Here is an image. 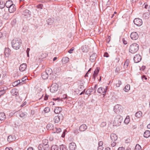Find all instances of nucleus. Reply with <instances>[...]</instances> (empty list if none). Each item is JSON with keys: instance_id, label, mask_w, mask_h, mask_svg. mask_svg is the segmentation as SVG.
Returning a JSON list of instances; mask_svg holds the SVG:
<instances>
[{"instance_id": "nucleus-32", "label": "nucleus", "mask_w": 150, "mask_h": 150, "mask_svg": "<svg viewBox=\"0 0 150 150\" xmlns=\"http://www.w3.org/2000/svg\"><path fill=\"white\" fill-rule=\"evenodd\" d=\"M149 14L147 13H144L142 16L143 18L145 19H147L149 18Z\"/></svg>"}, {"instance_id": "nucleus-51", "label": "nucleus", "mask_w": 150, "mask_h": 150, "mask_svg": "<svg viewBox=\"0 0 150 150\" xmlns=\"http://www.w3.org/2000/svg\"><path fill=\"white\" fill-rule=\"evenodd\" d=\"M106 125V122H103L101 123V124L100 125V126L101 127H103L105 126Z\"/></svg>"}, {"instance_id": "nucleus-11", "label": "nucleus", "mask_w": 150, "mask_h": 150, "mask_svg": "<svg viewBox=\"0 0 150 150\" xmlns=\"http://www.w3.org/2000/svg\"><path fill=\"white\" fill-rule=\"evenodd\" d=\"M8 8L9 11L11 13L14 12L16 10L15 5L13 4Z\"/></svg>"}, {"instance_id": "nucleus-57", "label": "nucleus", "mask_w": 150, "mask_h": 150, "mask_svg": "<svg viewBox=\"0 0 150 150\" xmlns=\"http://www.w3.org/2000/svg\"><path fill=\"white\" fill-rule=\"evenodd\" d=\"M104 56L105 57H109V55L107 52H106L105 53L104 55Z\"/></svg>"}, {"instance_id": "nucleus-27", "label": "nucleus", "mask_w": 150, "mask_h": 150, "mask_svg": "<svg viewBox=\"0 0 150 150\" xmlns=\"http://www.w3.org/2000/svg\"><path fill=\"white\" fill-rule=\"evenodd\" d=\"M129 62L130 61L129 59H126L124 65V67L125 69H126V68H127V67L128 66V65L129 63Z\"/></svg>"}, {"instance_id": "nucleus-2", "label": "nucleus", "mask_w": 150, "mask_h": 150, "mask_svg": "<svg viewBox=\"0 0 150 150\" xmlns=\"http://www.w3.org/2000/svg\"><path fill=\"white\" fill-rule=\"evenodd\" d=\"M139 48V46L137 44L133 43L130 45L129 51L131 53H134L138 50Z\"/></svg>"}, {"instance_id": "nucleus-49", "label": "nucleus", "mask_w": 150, "mask_h": 150, "mask_svg": "<svg viewBox=\"0 0 150 150\" xmlns=\"http://www.w3.org/2000/svg\"><path fill=\"white\" fill-rule=\"evenodd\" d=\"M43 146L42 144H40L38 146V149L39 150H42Z\"/></svg>"}, {"instance_id": "nucleus-43", "label": "nucleus", "mask_w": 150, "mask_h": 150, "mask_svg": "<svg viewBox=\"0 0 150 150\" xmlns=\"http://www.w3.org/2000/svg\"><path fill=\"white\" fill-rule=\"evenodd\" d=\"M48 140L47 139H45L43 140L42 143L44 145H48L47 143H48Z\"/></svg>"}, {"instance_id": "nucleus-34", "label": "nucleus", "mask_w": 150, "mask_h": 150, "mask_svg": "<svg viewBox=\"0 0 150 150\" xmlns=\"http://www.w3.org/2000/svg\"><path fill=\"white\" fill-rule=\"evenodd\" d=\"M16 83V85H22L23 83H25V82L22 83L21 81V80H18L14 82L13 83Z\"/></svg>"}, {"instance_id": "nucleus-61", "label": "nucleus", "mask_w": 150, "mask_h": 150, "mask_svg": "<svg viewBox=\"0 0 150 150\" xmlns=\"http://www.w3.org/2000/svg\"><path fill=\"white\" fill-rule=\"evenodd\" d=\"M74 132L75 134H78L79 133L78 129H75L74 130Z\"/></svg>"}, {"instance_id": "nucleus-28", "label": "nucleus", "mask_w": 150, "mask_h": 150, "mask_svg": "<svg viewBox=\"0 0 150 150\" xmlns=\"http://www.w3.org/2000/svg\"><path fill=\"white\" fill-rule=\"evenodd\" d=\"M69 59L68 57H63L62 59V62L63 64H65L69 61Z\"/></svg>"}, {"instance_id": "nucleus-40", "label": "nucleus", "mask_w": 150, "mask_h": 150, "mask_svg": "<svg viewBox=\"0 0 150 150\" xmlns=\"http://www.w3.org/2000/svg\"><path fill=\"white\" fill-rule=\"evenodd\" d=\"M134 150H141V147L138 144H137L135 147Z\"/></svg>"}, {"instance_id": "nucleus-58", "label": "nucleus", "mask_w": 150, "mask_h": 150, "mask_svg": "<svg viewBox=\"0 0 150 150\" xmlns=\"http://www.w3.org/2000/svg\"><path fill=\"white\" fill-rule=\"evenodd\" d=\"M120 71V68L119 67H117L116 70H115V72L118 73Z\"/></svg>"}, {"instance_id": "nucleus-33", "label": "nucleus", "mask_w": 150, "mask_h": 150, "mask_svg": "<svg viewBox=\"0 0 150 150\" xmlns=\"http://www.w3.org/2000/svg\"><path fill=\"white\" fill-rule=\"evenodd\" d=\"M59 147L56 145H53L51 147V150H58Z\"/></svg>"}, {"instance_id": "nucleus-18", "label": "nucleus", "mask_w": 150, "mask_h": 150, "mask_svg": "<svg viewBox=\"0 0 150 150\" xmlns=\"http://www.w3.org/2000/svg\"><path fill=\"white\" fill-rule=\"evenodd\" d=\"M6 118V115L4 112H1L0 113V120H4Z\"/></svg>"}, {"instance_id": "nucleus-16", "label": "nucleus", "mask_w": 150, "mask_h": 150, "mask_svg": "<svg viewBox=\"0 0 150 150\" xmlns=\"http://www.w3.org/2000/svg\"><path fill=\"white\" fill-rule=\"evenodd\" d=\"M121 107V106L118 104L116 105L114 108V110L116 112H120V107Z\"/></svg>"}, {"instance_id": "nucleus-30", "label": "nucleus", "mask_w": 150, "mask_h": 150, "mask_svg": "<svg viewBox=\"0 0 150 150\" xmlns=\"http://www.w3.org/2000/svg\"><path fill=\"white\" fill-rule=\"evenodd\" d=\"M130 89V86L129 85H127L123 89V90L126 92H128Z\"/></svg>"}, {"instance_id": "nucleus-63", "label": "nucleus", "mask_w": 150, "mask_h": 150, "mask_svg": "<svg viewBox=\"0 0 150 150\" xmlns=\"http://www.w3.org/2000/svg\"><path fill=\"white\" fill-rule=\"evenodd\" d=\"M123 42L125 45H126L127 44V42L124 39L122 40Z\"/></svg>"}, {"instance_id": "nucleus-15", "label": "nucleus", "mask_w": 150, "mask_h": 150, "mask_svg": "<svg viewBox=\"0 0 150 150\" xmlns=\"http://www.w3.org/2000/svg\"><path fill=\"white\" fill-rule=\"evenodd\" d=\"M27 67V65L26 64H23L20 65L19 69L20 71H23L25 70Z\"/></svg>"}, {"instance_id": "nucleus-22", "label": "nucleus", "mask_w": 150, "mask_h": 150, "mask_svg": "<svg viewBox=\"0 0 150 150\" xmlns=\"http://www.w3.org/2000/svg\"><path fill=\"white\" fill-rule=\"evenodd\" d=\"M46 128L48 130H52L53 131V129L54 127L53 125L52 124L50 123L47 125L46 126Z\"/></svg>"}, {"instance_id": "nucleus-36", "label": "nucleus", "mask_w": 150, "mask_h": 150, "mask_svg": "<svg viewBox=\"0 0 150 150\" xmlns=\"http://www.w3.org/2000/svg\"><path fill=\"white\" fill-rule=\"evenodd\" d=\"M5 6V4L3 1H0V8L2 9L4 8Z\"/></svg>"}, {"instance_id": "nucleus-7", "label": "nucleus", "mask_w": 150, "mask_h": 150, "mask_svg": "<svg viewBox=\"0 0 150 150\" xmlns=\"http://www.w3.org/2000/svg\"><path fill=\"white\" fill-rule=\"evenodd\" d=\"M141 59V57L139 54H136L133 58L134 62L135 63H137L140 62Z\"/></svg>"}, {"instance_id": "nucleus-21", "label": "nucleus", "mask_w": 150, "mask_h": 150, "mask_svg": "<svg viewBox=\"0 0 150 150\" xmlns=\"http://www.w3.org/2000/svg\"><path fill=\"white\" fill-rule=\"evenodd\" d=\"M11 50L8 48H6L4 51L5 56L8 57L11 52Z\"/></svg>"}, {"instance_id": "nucleus-9", "label": "nucleus", "mask_w": 150, "mask_h": 150, "mask_svg": "<svg viewBox=\"0 0 150 150\" xmlns=\"http://www.w3.org/2000/svg\"><path fill=\"white\" fill-rule=\"evenodd\" d=\"M61 116L59 115L55 116L54 118V121L55 123H58L60 121V119L61 120L63 119V116H62V115H60Z\"/></svg>"}, {"instance_id": "nucleus-20", "label": "nucleus", "mask_w": 150, "mask_h": 150, "mask_svg": "<svg viewBox=\"0 0 150 150\" xmlns=\"http://www.w3.org/2000/svg\"><path fill=\"white\" fill-rule=\"evenodd\" d=\"M45 72L48 76H50L52 73V71L51 69L48 68L46 69Z\"/></svg>"}, {"instance_id": "nucleus-1", "label": "nucleus", "mask_w": 150, "mask_h": 150, "mask_svg": "<svg viewBox=\"0 0 150 150\" xmlns=\"http://www.w3.org/2000/svg\"><path fill=\"white\" fill-rule=\"evenodd\" d=\"M12 46L13 48L15 49H19L21 45V41L18 38L13 39L11 42Z\"/></svg>"}, {"instance_id": "nucleus-10", "label": "nucleus", "mask_w": 150, "mask_h": 150, "mask_svg": "<svg viewBox=\"0 0 150 150\" xmlns=\"http://www.w3.org/2000/svg\"><path fill=\"white\" fill-rule=\"evenodd\" d=\"M97 57V55L95 53H93L90 56V60L91 62H94Z\"/></svg>"}, {"instance_id": "nucleus-64", "label": "nucleus", "mask_w": 150, "mask_h": 150, "mask_svg": "<svg viewBox=\"0 0 150 150\" xmlns=\"http://www.w3.org/2000/svg\"><path fill=\"white\" fill-rule=\"evenodd\" d=\"M5 150H13V149L12 148H8L6 147V148Z\"/></svg>"}, {"instance_id": "nucleus-45", "label": "nucleus", "mask_w": 150, "mask_h": 150, "mask_svg": "<svg viewBox=\"0 0 150 150\" xmlns=\"http://www.w3.org/2000/svg\"><path fill=\"white\" fill-rule=\"evenodd\" d=\"M44 111L45 113L48 112L50 111V108L48 107H46L45 108Z\"/></svg>"}, {"instance_id": "nucleus-55", "label": "nucleus", "mask_w": 150, "mask_h": 150, "mask_svg": "<svg viewBox=\"0 0 150 150\" xmlns=\"http://www.w3.org/2000/svg\"><path fill=\"white\" fill-rule=\"evenodd\" d=\"M74 48L72 47L70 50H69L68 52L69 53H71L72 52V51L74 50Z\"/></svg>"}, {"instance_id": "nucleus-41", "label": "nucleus", "mask_w": 150, "mask_h": 150, "mask_svg": "<svg viewBox=\"0 0 150 150\" xmlns=\"http://www.w3.org/2000/svg\"><path fill=\"white\" fill-rule=\"evenodd\" d=\"M47 23L48 25H50L53 22V21L51 18H49L47 20Z\"/></svg>"}, {"instance_id": "nucleus-60", "label": "nucleus", "mask_w": 150, "mask_h": 150, "mask_svg": "<svg viewBox=\"0 0 150 150\" xmlns=\"http://www.w3.org/2000/svg\"><path fill=\"white\" fill-rule=\"evenodd\" d=\"M53 100H54L56 101L57 100H58V101H60V99H59V98H53Z\"/></svg>"}, {"instance_id": "nucleus-24", "label": "nucleus", "mask_w": 150, "mask_h": 150, "mask_svg": "<svg viewBox=\"0 0 150 150\" xmlns=\"http://www.w3.org/2000/svg\"><path fill=\"white\" fill-rule=\"evenodd\" d=\"M150 136V131L149 130L146 131L144 134V136L145 138H148Z\"/></svg>"}, {"instance_id": "nucleus-38", "label": "nucleus", "mask_w": 150, "mask_h": 150, "mask_svg": "<svg viewBox=\"0 0 150 150\" xmlns=\"http://www.w3.org/2000/svg\"><path fill=\"white\" fill-rule=\"evenodd\" d=\"M24 13L25 14V15H27V14L30 15L31 12L28 9H26L24 11Z\"/></svg>"}, {"instance_id": "nucleus-46", "label": "nucleus", "mask_w": 150, "mask_h": 150, "mask_svg": "<svg viewBox=\"0 0 150 150\" xmlns=\"http://www.w3.org/2000/svg\"><path fill=\"white\" fill-rule=\"evenodd\" d=\"M103 144V142L102 141H100L98 142L99 147H98V149H100V147H102Z\"/></svg>"}, {"instance_id": "nucleus-52", "label": "nucleus", "mask_w": 150, "mask_h": 150, "mask_svg": "<svg viewBox=\"0 0 150 150\" xmlns=\"http://www.w3.org/2000/svg\"><path fill=\"white\" fill-rule=\"evenodd\" d=\"M84 88V87L83 85H81L79 86V91H82Z\"/></svg>"}, {"instance_id": "nucleus-14", "label": "nucleus", "mask_w": 150, "mask_h": 150, "mask_svg": "<svg viewBox=\"0 0 150 150\" xmlns=\"http://www.w3.org/2000/svg\"><path fill=\"white\" fill-rule=\"evenodd\" d=\"M111 140L113 142L115 141L117 139V135L114 133H112L110 135Z\"/></svg>"}, {"instance_id": "nucleus-13", "label": "nucleus", "mask_w": 150, "mask_h": 150, "mask_svg": "<svg viewBox=\"0 0 150 150\" xmlns=\"http://www.w3.org/2000/svg\"><path fill=\"white\" fill-rule=\"evenodd\" d=\"M87 128V127L85 124H82L81 125L79 128V130L81 132H83Z\"/></svg>"}, {"instance_id": "nucleus-6", "label": "nucleus", "mask_w": 150, "mask_h": 150, "mask_svg": "<svg viewBox=\"0 0 150 150\" xmlns=\"http://www.w3.org/2000/svg\"><path fill=\"white\" fill-rule=\"evenodd\" d=\"M134 23L137 26H140L142 24V21L141 19L139 18H136L134 20Z\"/></svg>"}, {"instance_id": "nucleus-23", "label": "nucleus", "mask_w": 150, "mask_h": 150, "mask_svg": "<svg viewBox=\"0 0 150 150\" xmlns=\"http://www.w3.org/2000/svg\"><path fill=\"white\" fill-rule=\"evenodd\" d=\"M48 76L47 74L45 71L43 72L42 73L41 76L42 78L44 79H47L48 77Z\"/></svg>"}, {"instance_id": "nucleus-29", "label": "nucleus", "mask_w": 150, "mask_h": 150, "mask_svg": "<svg viewBox=\"0 0 150 150\" xmlns=\"http://www.w3.org/2000/svg\"><path fill=\"white\" fill-rule=\"evenodd\" d=\"M60 150H68L66 146L63 144H62L59 146Z\"/></svg>"}, {"instance_id": "nucleus-42", "label": "nucleus", "mask_w": 150, "mask_h": 150, "mask_svg": "<svg viewBox=\"0 0 150 150\" xmlns=\"http://www.w3.org/2000/svg\"><path fill=\"white\" fill-rule=\"evenodd\" d=\"M43 5L42 4H40L36 6V7L40 10L42 9Z\"/></svg>"}, {"instance_id": "nucleus-39", "label": "nucleus", "mask_w": 150, "mask_h": 150, "mask_svg": "<svg viewBox=\"0 0 150 150\" xmlns=\"http://www.w3.org/2000/svg\"><path fill=\"white\" fill-rule=\"evenodd\" d=\"M8 141L9 142L13 141L14 139L11 135L8 136L7 138Z\"/></svg>"}, {"instance_id": "nucleus-56", "label": "nucleus", "mask_w": 150, "mask_h": 150, "mask_svg": "<svg viewBox=\"0 0 150 150\" xmlns=\"http://www.w3.org/2000/svg\"><path fill=\"white\" fill-rule=\"evenodd\" d=\"M130 142V139H127L125 141V142L126 143H129Z\"/></svg>"}, {"instance_id": "nucleus-31", "label": "nucleus", "mask_w": 150, "mask_h": 150, "mask_svg": "<svg viewBox=\"0 0 150 150\" xmlns=\"http://www.w3.org/2000/svg\"><path fill=\"white\" fill-rule=\"evenodd\" d=\"M142 115V113L141 111H139L137 112L135 114V116L138 118L141 117Z\"/></svg>"}, {"instance_id": "nucleus-12", "label": "nucleus", "mask_w": 150, "mask_h": 150, "mask_svg": "<svg viewBox=\"0 0 150 150\" xmlns=\"http://www.w3.org/2000/svg\"><path fill=\"white\" fill-rule=\"evenodd\" d=\"M69 145L70 150H75L76 148V145L74 142L70 143Z\"/></svg>"}, {"instance_id": "nucleus-54", "label": "nucleus", "mask_w": 150, "mask_h": 150, "mask_svg": "<svg viewBox=\"0 0 150 150\" xmlns=\"http://www.w3.org/2000/svg\"><path fill=\"white\" fill-rule=\"evenodd\" d=\"M142 80L144 81H144V80H146L147 79V77H146V76L144 75H143V76H142Z\"/></svg>"}, {"instance_id": "nucleus-19", "label": "nucleus", "mask_w": 150, "mask_h": 150, "mask_svg": "<svg viewBox=\"0 0 150 150\" xmlns=\"http://www.w3.org/2000/svg\"><path fill=\"white\" fill-rule=\"evenodd\" d=\"M62 109L60 107H56L55 109L54 110V112L55 113H59L62 111Z\"/></svg>"}, {"instance_id": "nucleus-3", "label": "nucleus", "mask_w": 150, "mask_h": 150, "mask_svg": "<svg viewBox=\"0 0 150 150\" xmlns=\"http://www.w3.org/2000/svg\"><path fill=\"white\" fill-rule=\"evenodd\" d=\"M122 122V118L120 115H117L115 118L113 122V125L115 126H119Z\"/></svg>"}, {"instance_id": "nucleus-37", "label": "nucleus", "mask_w": 150, "mask_h": 150, "mask_svg": "<svg viewBox=\"0 0 150 150\" xmlns=\"http://www.w3.org/2000/svg\"><path fill=\"white\" fill-rule=\"evenodd\" d=\"M129 117V116L127 117L124 122V123L126 124H127L130 121V120Z\"/></svg>"}, {"instance_id": "nucleus-48", "label": "nucleus", "mask_w": 150, "mask_h": 150, "mask_svg": "<svg viewBox=\"0 0 150 150\" xmlns=\"http://www.w3.org/2000/svg\"><path fill=\"white\" fill-rule=\"evenodd\" d=\"M45 146L44 147V150H49V145H44Z\"/></svg>"}, {"instance_id": "nucleus-26", "label": "nucleus", "mask_w": 150, "mask_h": 150, "mask_svg": "<svg viewBox=\"0 0 150 150\" xmlns=\"http://www.w3.org/2000/svg\"><path fill=\"white\" fill-rule=\"evenodd\" d=\"M62 131L61 129L60 128H57L54 127L53 129V132L54 133H60Z\"/></svg>"}, {"instance_id": "nucleus-8", "label": "nucleus", "mask_w": 150, "mask_h": 150, "mask_svg": "<svg viewBox=\"0 0 150 150\" xmlns=\"http://www.w3.org/2000/svg\"><path fill=\"white\" fill-rule=\"evenodd\" d=\"M130 37L132 39L135 40L138 38L139 36L137 32H133L131 33Z\"/></svg>"}, {"instance_id": "nucleus-25", "label": "nucleus", "mask_w": 150, "mask_h": 150, "mask_svg": "<svg viewBox=\"0 0 150 150\" xmlns=\"http://www.w3.org/2000/svg\"><path fill=\"white\" fill-rule=\"evenodd\" d=\"M11 93L13 96H17L18 94L17 90L16 89H13L11 91Z\"/></svg>"}, {"instance_id": "nucleus-5", "label": "nucleus", "mask_w": 150, "mask_h": 150, "mask_svg": "<svg viewBox=\"0 0 150 150\" xmlns=\"http://www.w3.org/2000/svg\"><path fill=\"white\" fill-rule=\"evenodd\" d=\"M108 89V87L105 86V88H103L102 87L99 88L97 90L98 92L99 93H103L104 96L105 95V94L107 92Z\"/></svg>"}, {"instance_id": "nucleus-17", "label": "nucleus", "mask_w": 150, "mask_h": 150, "mask_svg": "<svg viewBox=\"0 0 150 150\" xmlns=\"http://www.w3.org/2000/svg\"><path fill=\"white\" fill-rule=\"evenodd\" d=\"M13 4V2L11 0H8L6 1L5 5L7 8H8Z\"/></svg>"}, {"instance_id": "nucleus-59", "label": "nucleus", "mask_w": 150, "mask_h": 150, "mask_svg": "<svg viewBox=\"0 0 150 150\" xmlns=\"http://www.w3.org/2000/svg\"><path fill=\"white\" fill-rule=\"evenodd\" d=\"M116 144L115 142H113L112 143H111V146L112 147H114L116 145Z\"/></svg>"}, {"instance_id": "nucleus-50", "label": "nucleus", "mask_w": 150, "mask_h": 150, "mask_svg": "<svg viewBox=\"0 0 150 150\" xmlns=\"http://www.w3.org/2000/svg\"><path fill=\"white\" fill-rule=\"evenodd\" d=\"M25 115V113L23 112H21L19 113V116L21 117H23Z\"/></svg>"}, {"instance_id": "nucleus-4", "label": "nucleus", "mask_w": 150, "mask_h": 150, "mask_svg": "<svg viewBox=\"0 0 150 150\" xmlns=\"http://www.w3.org/2000/svg\"><path fill=\"white\" fill-rule=\"evenodd\" d=\"M58 88V85L56 83H54L51 86L50 90L51 92L54 93L57 91Z\"/></svg>"}, {"instance_id": "nucleus-44", "label": "nucleus", "mask_w": 150, "mask_h": 150, "mask_svg": "<svg viewBox=\"0 0 150 150\" xmlns=\"http://www.w3.org/2000/svg\"><path fill=\"white\" fill-rule=\"evenodd\" d=\"M99 69H98V68H97L96 69H95V70L94 72V73L93 74H94V75H97L98 74V72H99Z\"/></svg>"}, {"instance_id": "nucleus-62", "label": "nucleus", "mask_w": 150, "mask_h": 150, "mask_svg": "<svg viewBox=\"0 0 150 150\" xmlns=\"http://www.w3.org/2000/svg\"><path fill=\"white\" fill-rule=\"evenodd\" d=\"M118 150H125V148L123 147H120L118 148Z\"/></svg>"}, {"instance_id": "nucleus-35", "label": "nucleus", "mask_w": 150, "mask_h": 150, "mask_svg": "<svg viewBox=\"0 0 150 150\" xmlns=\"http://www.w3.org/2000/svg\"><path fill=\"white\" fill-rule=\"evenodd\" d=\"M92 89H88L85 92V94L88 96L90 95L91 94V93L92 92Z\"/></svg>"}, {"instance_id": "nucleus-47", "label": "nucleus", "mask_w": 150, "mask_h": 150, "mask_svg": "<svg viewBox=\"0 0 150 150\" xmlns=\"http://www.w3.org/2000/svg\"><path fill=\"white\" fill-rule=\"evenodd\" d=\"M122 82L120 80L118 81V83H117L116 84V86L117 87H119L122 84Z\"/></svg>"}, {"instance_id": "nucleus-53", "label": "nucleus", "mask_w": 150, "mask_h": 150, "mask_svg": "<svg viewBox=\"0 0 150 150\" xmlns=\"http://www.w3.org/2000/svg\"><path fill=\"white\" fill-rule=\"evenodd\" d=\"M27 79V76H25L21 80V82H25V81H26Z\"/></svg>"}]
</instances>
